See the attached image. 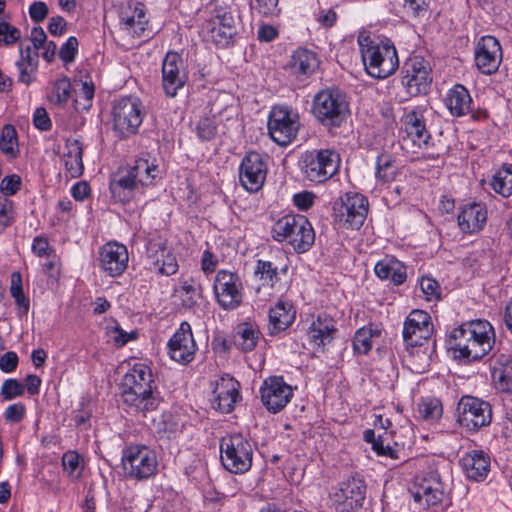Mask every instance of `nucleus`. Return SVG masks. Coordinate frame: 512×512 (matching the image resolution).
I'll use <instances>...</instances> for the list:
<instances>
[{"label":"nucleus","instance_id":"obj_1","mask_svg":"<svg viewBox=\"0 0 512 512\" xmlns=\"http://www.w3.org/2000/svg\"><path fill=\"white\" fill-rule=\"evenodd\" d=\"M450 344L459 358L481 359L492 350L495 344L494 328L487 320L476 319L464 322L452 330Z\"/></svg>","mask_w":512,"mask_h":512},{"label":"nucleus","instance_id":"obj_2","mask_svg":"<svg viewBox=\"0 0 512 512\" xmlns=\"http://www.w3.org/2000/svg\"><path fill=\"white\" fill-rule=\"evenodd\" d=\"M123 402L133 411L146 413L157 409L159 397L154 392L151 369L142 363L135 364L123 379Z\"/></svg>","mask_w":512,"mask_h":512},{"label":"nucleus","instance_id":"obj_3","mask_svg":"<svg viewBox=\"0 0 512 512\" xmlns=\"http://www.w3.org/2000/svg\"><path fill=\"white\" fill-rule=\"evenodd\" d=\"M358 44L364 68L370 76L384 79L397 70L399 59L393 44L370 36H359Z\"/></svg>","mask_w":512,"mask_h":512},{"label":"nucleus","instance_id":"obj_4","mask_svg":"<svg viewBox=\"0 0 512 512\" xmlns=\"http://www.w3.org/2000/svg\"><path fill=\"white\" fill-rule=\"evenodd\" d=\"M410 493L414 503L427 512H443L451 504V488L438 472L417 478Z\"/></svg>","mask_w":512,"mask_h":512},{"label":"nucleus","instance_id":"obj_5","mask_svg":"<svg viewBox=\"0 0 512 512\" xmlns=\"http://www.w3.org/2000/svg\"><path fill=\"white\" fill-rule=\"evenodd\" d=\"M272 238L287 241L297 253L307 252L315 241V232L309 220L300 214H287L274 222Z\"/></svg>","mask_w":512,"mask_h":512},{"label":"nucleus","instance_id":"obj_6","mask_svg":"<svg viewBox=\"0 0 512 512\" xmlns=\"http://www.w3.org/2000/svg\"><path fill=\"white\" fill-rule=\"evenodd\" d=\"M349 103L337 90L324 89L313 98L312 114L324 127H340L349 115Z\"/></svg>","mask_w":512,"mask_h":512},{"label":"nucleus","instance_id":"obj_7","mask_svg":"<svg viewBox=\"0 0 512 512\" xmlns=\"http://www.w3.org/2000/svg\"><path fill=\"white\" fill-rule=\"evenodd\" d=\"M145 116L141 100L135 96L116 99L112 107L113 131L120 139H127L138 133Z\"/></svg>","mask_w":512,"mask_h":512},{"label":"nucleus","instance_id":"obj_8","mask_svg":"<svg viewBox=\"0 0 512 512\" xmlns=\"http://www.w3.org/2000/svg\"><path fill=\"white\" fill-rule=\"evenodd\" d=\"M368 199L357 192H346L333 202L335 224L342 229H360L368 214Z\"/></svg>","mask_w":512,"mask_h":512},{"label":"nucleus","instance_id":"obj_9","mask_svg":"<svg viewBox=\"0 0 512 512\" xmlns=\"http://www.w3.org/2000/svg\"><path fill=\"white\" fill-rule=\"evenodd\" d=\"M220 452L222 465L231 473L243 474L252 466V445L240 433L224 436L220 441Z\"/></svg>","mask_w":512,"mask_h":512},{"label":"nucleus","instance_id":"obj_10","mask_svg":"<svg viewBox=\"0 0 512 512\" xmlns=\"http://www.w3.org/2000/svg\"><path fill=\"white\" fill-rule=\"evenodd\" d=\"M122 464L128 478L141 481L156 474L158 460L150 447L131 444L123 449Z\"/></svg>","mask_w":512,"mask_h":512},{"label":"nucleus","instance_id":"obj_11","mask_svg":"<svg viewBox=\"0 0 512 512\" xmlns=\"http://www.w3.org/2000/svg\"><path fill=\"white\" fill-rule=\"evenodd\" d=\"M456 422L469 432H477L492 422V406L478 397L464 395L456 407Z\"/></svg>","mask_w":512,"mask_h":512},{"label":"nucleus","instance_id":"obj_12","mask_svg":"<svg viewBox=\"0 0 512 512\" xmlns=\"http://www.w3.org/2000/svg\"><path fill=\"white\" fill-rule=\"evenodd\" d=\"M213 293L216 303L223 310L237 309L244 300V286L240 276L227 269L219 270L214 277Z\"/></svg>","mask_w":512,"mask_h":512},{"label":"nucleus","instance_id":"obj_13","mask_svg":"<svg viewBox=\"0 0 512 512\" xmlns=\"http://www.w3.org/2000/svg\"><path fill=\"white\" fill-rule=\"evenodd\" d=\"M300 127L299 115L284 105L274 106L268 117V133L280 146L290 144L297 136Z\"/></svg>","mask_w":512,"mask_h":512},{"label":"nucleus","instance_id":"obj_14","mask_svg":"<svg viewBox=\"0 0 512 512\" xmlns=\"http://www.w3.org/2000/svg\"><path fill=\"white\" fill-rule=\"evenodd\" d=\"M337 154L329 149L307 151L301 158V170L314 183H323L337 171Z\"/></svg>","mask_w":512,"mask_h":512},{"label":"nucleus","instance_id":"obj_15","mask_svg":"<svg viewBox=\"0 0 512 512\" xmlns=\"http://www.w3.org/2000/svg\"><path fill=\"white\" fill-rule=\"evenodd\" d=\"M432 69L421 56H412L402 68V85L410 96L427 94L432 83Z\"/></svg>","mask_w":512,"mask_h":512},{"label":"nucleus","instance_id":"obj_16","mask_svg":"<svg viewBox=\"0 0 512 512\" xmlns=\"http://www.w3.org/2000/svg\"><path fill=\"white\" fill-rule=\"evenodd\" d=\"M259 393L263 406L270 413L276 414L288 405L294 390L283 376H269L262 382Z\"/></svg>","mask_w":512,"mask_h":512},{"label":"nucleus","instance_id":"obj_17","mask_svg":"<svg viewBox=\"0 0 512 512\" xmlns=\"http://www.w3.org/2000/svg\"><path fill=\"white\" fill-rule=\"evenodd\" d=\"M268 157L257 152H248L239 167V181L242 187L256 193L262 189L268 173Z\"/></svg>","mask_w":512,"mask_h":512},{"label":"nucleus","instance_id":"obj_18","mask_svg":"<svg viewBox=\"0 0 512 512\" xmlns=\"http://www.w3.org/2000/svg\"><path fill=\"white\" fill-rule=\"evenodd\" d=\"M365 493L366 486L362 480L347 479L331 493V505L337 512H353L362 506Z\"/></svg>","mask_w":512,"mask_h":512},{"label":"nucleus","instance_id":"obj_19","mask_svg":"<svg viewBox=\"0 0 512 512\" xmlns=\"http://www.w3.org/2000/svg\"><path fill=\"white\" fill-rule=\"evenodd\" d=\"M207 37L218 47H227L237 33L236 22L226 9H217L216 14L205 24Z\"/></svg>","mask_w":512,"mask_h":512},{"label":"nucleus","instance_id":"obj_20","mask_svg":"<svg viewBox=\"0 0 512 512\" xmlns=\"http://www.w3.org/2000/svg\"><path fill=\"white\" fill-rule=\"evenodd\" d=\"M167 347L170 358L180 364L186 365L194 360L197 345L188 322L180 324L168 341Z\"/></svg>","mask_w":512,"mask_h":512},{"label":"nucleus","instance_id":"obj_21","mask_svg":"<svg viewBox=\"0 0 512 512\" xmlns=\"http://www.w3.org/2000/svg\"><path fill=\"white\" fill-rule=\"evenodd\" d=\"M433 333L431 316L423 310H413L406 317L403 326V340L407 346H422Z\"/></svg>","mask_w":512,"mask_h":512},{"label":"nucleus","instance_id":"obj_22","mask_svg":"<svg viewBox=\"0 0 512 512\" xmlns=\"http://www.w3.org/2000/svg\"><path fill=\"white\" fill-rule=\"evenodd\" d=\"M148 18L143 3L134 2L122 6L119 12L120 31L130 38L145 37L148 28Z\"/></svg>","mask_w":512,"mask_h":512},{"label":"nucleus","instance_id":"obj_23","mask_svg":"<svg viewBox=\"0 0 512 512\" xmlns=\"http://www.w3.org/2000/svg\"><path fill=\"white\" fill-rule=\"evenodd\" d=\"M188 80L182 57L177 52H168L162 63V87L168 97H175Z\"/></svg>","mask_w":512,"mask_h":512},{"label":"nucleus","instance_id":"obj_24","mask_svg":"<svg viewBox=\"0 0 512 512\" xmlns=\"http://www.w3.org/2000/svg\"><path fill=\"white\" fill-rule=\"evenodd\" d=\"M475 64L486 75L494 74L502 61V48L499 41L490 35L483 36L475 48Z\"/></svg>","mask_w":512,"mask_h":512},{"label":"nucleus","instance_id":"obj_25","mask_svg":"<svg viewBox=\"0 0 512 512\" xmlns=\"http://www.w3.org/2000/svg\"><path fill=\"white\" fill-rule=\"evenodd\" d=\"M99 266L110 277H118L127 269L129 254L125 245L108 242L99 250Z\"/></svg>","mask_w":512,"mask_h":512},{"label":"nucleus","instance_id":"obj_26","mask_svg":"<svg viewBox=\"0 0 512 512\" xmlns=\"http://www.w3.org/2000/svg\"><path fill=\"white\" fill-rule=\"evenodd\" d=\"M109 189L112 198L120 203L130 202L142 190L127 168H121L112 175Z\"/></svg>","mask_w":512,"mask_h":512},{"label":"nucleus","instance_id":"obj_27","mask_svg":"<svg viewBox=\"0 0 512 512\" xmlns=\"http://www.w3.org/2000/svg\"><path fill=\"white\" fill-rule=\"evenodd\" d=\"M240 384L234 378L222 377L213 391V405L222 413H230L240 399Z\"/></svg>","mask_w":512,"mask_h":512},{"label":"nucleus","instance_id":"obj_28","mask_svg":"<svg viewBox=\"0 0 512 512\" xmlns=\"http://www.w3.org/2000/svg\"><path fill=\"white\" fill-rule=\"evenodd\" d=\"M460 465L469 480L481 482L490 471V457L482 450H471L462 456Z\"/></svg>","mask_w":512,"mask_h":512},{"label":"nucleus","instance_id":"obj_29","mask_svg":"<svg viewBox=\"0 0 512 512\" xmlns=\"http://www.w3.org/2000/svg\"><path fill=\"white\" fill-rule=\"evenodd\" d=\"M18 71L17 81L25 86L31 85L36 81L39 54L31 46H19V58L15 62Z\"/></svg>","mask_w":512,"mask_h":512},{"label":"nucleus","instance_id":"obj_30","mask_svg":"<svg viewBox=\"0 0 512 512\" xmlns=\"http://www.w3.org/2000/svg\"><path fill=\"white\" fill-rule=\"evenodd\" d=\"M458 226L463 233L472 234L481 231L487 220V209L482 203L464 205L458 214Z\"/></svg>","mask_w":512,"mask_h":512},{"label":"nucleus","instance_id":"obj_31","mask_svg":"<svg viewBox=\"0 0 512 512\" xmlns=\"http://www.w3.org/2000/svg\"><path fill=\"white\" fill-rule=\"evenodd\" d=\"M490 368L495 388L501 392H512V356L504 353L494 356Z\"/></svg>","mask_w":512,"mask_h":512},{"label":"nucleus","instance_id":"obj_32","mask_svg":"<svg viewBox=\"0 0 512 512\" xmlns=\"http://www.w3.org/2000/svg\"><path fill=\"white\" fill-rule=\"evenodd\" d=\"M288 67L297 78H308L319 67V59L315 52L306 48H299L292 53Z\"/></svg>","mask_w":512,"mask_h":512},{"label":"nucleus","instance_id":"obj_33","mask_svg":"<svg viewBox=\"0 0 512 512\" xmlns=\"http://www.w3.org/2000/svg\"><path fill=\"white\" fill-rule=\"evenodd\" d=\"M148 256L152 259L154 270L160 274L170 276L178 271V263L174 254L162 242H150Z\"/></svg>","mask_w":512,"mask_h":512},{"label":"nucleus","instance_id":"obj_34","mask_svg":"<svg viewBox=\"0 0 512 512\" xmlns=\"http://www.w3.org/2000/svg\"><path fill=\"white\" fill-rule=\"evenodd\" d=\"M336 331L334 319L327 314H319L318 317L312 321L307 334L309 341L313 345L323 347L331 343Z\"/></svg>","mask_w":512,"mask_h":512},{"label":"nucleus","instance_id":"obj_35","mask_svg":"<svg viewBox=\"0 0 512 512\" xmlns=\"http://www.w3.org/2000/svg\"><path fill=\"white\" fill-rule=\"evenodd\" d=\"M296 310L289 301L280 299L269 311V333L276 335L292 325Z\"/></svg>","mask_w":512,"mask_h":512},{"label":"nucleus","instance_id":"obj_36","mask_svg":"<svg viewBox=\"0 0 512 512\" xmlns=\"http://www.w3.org/2000/svg\"><path fill=\"white\" fill-rule=\"evenodd\" d=\"M445 105L454 117H462L471 112L472 97L462 84H455L445 96Z\"/></svg>","mask_w":512,"mask_h":512},{"label":"nucleus","instance_id":"obj_37","mask_svg":"<svg viewBox=\"0 0 512 512\" xmlns=\"http://www.w3.org/2000/svg\"><path fill=\"white\" fill-rule=\"evenodd\" d=\"M374 272L381 280H388L394 285L403 284L407 279L406 266L394 257H385L379 260Z\"/></svg>","mask_w":512,"mask_h":512},{"label":"nucleus","instance_id":"obj_38","mask_svg":"<svg viewBox=\"0 0 512 512\" xmlns=\"http://www.w3.org/2000/svg\"><path fill=\"white\" fill-rule=\"evenodd\" d=\"M83 147L79 140H68L66 143V152L63 159L66 171L71 177H79L83 173L84 165L82 161Z\"/></svg>","mask_w":512,"mask_h":512},{"label":"nucleus","instance_id":"obj_39","mask_svg":"<svg viewBox=\"0 0 512 512\" xmlns=\"http://www.w3.org/2000/svg\"><path fill=\"white\" fill-rule=\"evenodd\" d=\"M127 169L135 178V181L141 189L145 186L151 185L156 177V173L158 172V166L143 157L137 158L134 161V164L127 167Z\"/></svg>","mask_w":512,"mask_h":512},{"label":"nucleus","instance_id":"obj_40","mask_svg":"<svg viewBox=\"0 0 512 512\" xmlns=\"http://www.w3.org/2000/svg\"><path fill=\"white\" fill-rule=\"evenodd\" d=\"M417 413L424 421L436 423L443 415L442 402L436 397H422L417 404Z\"/></svg>","mask_w":512,"mask_h":512},{"label":"nucleus","instance_id":"obj_41","mask_svg":"<svg viewBox=\"0 0 512 512\" xmlns=\"http://www.w3.org/2000/svg\"><path fill=\"white\" fill-rule=\"evenodd\" d=\"M182 305L186 308H194L203 296V286L199 280L189 277L181 281L180 286Z\"/></svg>","mask_w":512,"mask_h":512},{"label":"nucleus","instance_id":"obj_42","mask_svg":"<svg viewBox=\"0 0 512 512\" xmlns=\"http://www.w3.org/2000/svg\"><path fill=\"white\" fill-rule=\"evenodd\" d=\"M260 331L250 323L240 324L236 333V344L242 352L255 349L259 341Z\"/></svg>","mask_w":512,"mask_h":512},{"label":"nucleus","instance_id":"obj_43","mask_svg":"<svg viewBox=\"0 0 512 512\" xmlns=\"http://www.w3.org/2000/svg\"><path fill=\"white\" fill-rule=\"evenodd\" d=\"M398 174V166L390 154L383 153L377 157L375 175L379 182L389 183L395 180Z\"/></svg>","mask_w":512,"mask_h":512},{"label":"nucleus","instance_id":"obj_44","mask_svg":"<svg viewBox=\"0 0 512 512\" xmlns=\"http://www.w3.org/2000/svg\"><path fill=\"white\" fill-rule=\"evenodd\" d=\"M0 150L11 159L18 156V136L16 129L11 124H6L1 129Z\"/></svg>","mask_w":512,"mask_h":512},{"label":"nucleus","instance_id":"obj_45","mask_svg":"<svg viewBox=\"0 0 512 512\" xmlns=\"http://www.w3.org/2000/svg\"><path fill=\"white\" fill-rule=\"evenodd\" d=\"M492 189L503 197L512 195V167L504 165L493 176Z\"/></svg>","mask_w":512,"mask_h":512},{"label":"nucleus","instance_id":"obj_46","mask_svg":"<svg viewBox=\"0 0 512 512\" xmlns=\"http://www.w3.org/2000/svg\"><path fill=\"white\" fill-rule=\"evenodd\" d=\"M278 267L271 261L259 259L256 261L254 276L263 286L273 287L279 280Z\"/></svg>","mask_w":512,"mask_h":512},{"label":"nucleus","instance_id":"obj_47","mask_svg":"<svg viewBox=\"0 0 512 512\" xmlns=\"http://www.w3.org/2000/svg\"><path fill=\"white\" fill-rule=\"evenodd\" d=\"M379 334L380 332L371 326L358 329L353 340L354 350L359 354H367L372 348V338Z\"/></svg>","mask_w":512,"mask_h":512},{"label":"nucleus","instance_id":"obj_48","mask_svg":"<svg viewBox=\"0 0 512 512\" xmlns=\"http://www.w3.org/2000/svg\"><path fill=\"white\" fill-rule=\"evenodd\" d=\"M62 465L64 471L72 479H78L81 476L83 467L81 465V457L77 452L68 451L64 453L62 457Z\"/></svg>","mask_w":512,"mask_h":512},{"label":"nucleus","instance_id":"obj_49","mask_svg":"<svg viewBox=\"0 0 512 512\" xmlns=\"http://www.w3.org/2000/svg\"><path fill=\"white\" fill-rule=\"evenodd\" d=\"M425 112L426 109L420 106L411 110L406 109L405 115L402 119L405 132L426 124Z\"/></svg>","mask_w":512,"mask_h":512},{"label":"nucleus","instance_id":"obj_50","mask_svg":"<svg viewBox=\"0 0 512 512\" xmlns=\"http://www.w3.org/2000/svg\"><path fill=\"white\" fill-rule=\"evenodd\" d=\"M387 436L388 432H383L378 435V443H373V451H375L378 456H385L393 460H398V450L390 445Z\"/></svg>","mask_w":512,"mask_h":512},{"label":"nucleus","instance_id":"obj_51","mask_svg":"<svg viewBox=\"0 0 512 512\" xmlns=\"http://www.w3.org/2000/svg\"><path fill=\"white\" fill-rule=\"evenodd\" d=\"M196 133L201 141L212 140L217 133V126L212 118L204 117L196 125Z\"/></svg>","mask_w":512,"mask_h":512},{"label":"nucleus","instance_id":"obj_52","mask_svg":"<svg viewBox=\"0 0 512 512\" xmlns=\"http://www.w3.org/2000/svg\"><path fill=\"white\" fill-rule=\"evenodd\" d=\"M21 38V31L6 21H0V44L12 45Z\"/></svg>","mask_w":512,"mask_h":512},{"label":"nucleus","instance_id":"obj_53","mask_svg":"<svg viewBox=\"0 0 512 512\" xmlns=\"http://www.w3.org/2000/svg\"><path fill=\"white\" fill-rule=\"evenodd\" d=\"M420 288L425 295L426 300L433 301L440 298V285L430 277H422L420 280Z\"/></svg>","mask_w":512,"mask_h":512},{"label":"nucleus","instance_id":"obj_54","mask_svg":"<svg viewBox=\"0 0 512 512\" xmlns=\"http://www.w3.org/2000/svg\"><path fill=\"white\" fill-rule=\"evenodd\" d=\"M78 53V40L76 37L71 36L67 41L60 47L59 57L65 63H71L75 60V56Z\"/></svg>","mask_w":512,"mask_h":512},{"label":"nucleus","instance_id":"obj_55","mask_svg":"<svg viewBox=\"0 0 512 512\" xmlns=\"http://www.w3.org/2000/svg\"><path fill=\"white\" fill-rule=\"evenodd\" d=\"M95 88L92 82H82L81 89L77 93L76 103L82 106V109L88 110L92 105Z\"/></svg>","mask_w":512,"mask_h":512},{"label":"nucleus","instance_id":"obj_56","mask_svg":"<svg viewBox=\"0 0 512 512\" xmlns=\"http://www.w3.org/2000/svg\"><path fill=\"white\" fill-rule=\"evenodd\" d=\"M24 385L16 379H7L4 381L1 394L5 400H11L23 395Z\"/></svg>","mask_w":512,"mask_h":512},{"label":"nucleus","instance_id":"obj_57","mask_svg":"<svg viewBox=\"0 0 512 512\" xmlns=\"http://www.w3.org/2000/svg\"><path fill=\"white\" fill-rule=\"evenodd\" d=\"M279 0H254L252 8L263 16H274L280 12Z\"/></svg>","mask_w":512,"mask_h":512},{"label":"nucleus","instance_id":"obj_58","mask_svg":"<svg viewBox=\"0 0 512 512\" xmlns=\"http://www.w3.org/2000/svg\"><path fill=\"white\" fill-rule=\"evenodd\" d=\"M406 134L412 140V142L420 148L426 147L431 138L426 124L418 126L416 129L406 132Z\"/></svg>","mask_w":512,"mask_h":512},{"label":"nucleus","instance_id":"obj_59","mask_svg":"<svg viewBox=\"0 0 512 512\" xmlns=\"http://www.w3.org/2000/svg\"><path fill=\"white\" fill-rule=\"evenodd\" d=\"M430 0H404V9L412 17L424 16L428 11Z\"/></svg>","mask_w":512,"mask_h":512},{"label":"nucleus","instance_id":"obj_60","mask_svg":"<svg viewBox=\"0 0 512 512\" xmlns=\"http://www.w3.org/2000/svg\"><path fill=\"white\" fill-rule=\"evenodd\" d=\"M54 95L58 104L68 101L71 95V83L68 78L64 77L57 80L54 86Z\"/></svg>","mask_w":512,"mask_h":512},{"label":"nucleus","instance_id":"obj_61","mask_svg":"<svg viewBox=\"0 0 512 512\" xmlns=\"http://www.w3.org/2000/svg\"><path fill=\"white\" fill-rule=\"evenodd\" d=\"M21 186V178L18 175L5 176L0 183V190L6 196L17 193Z\"/></svg>","mask_w":512,"mask_h":512},{"label":"nucleus","instance_id":"obj_62","mask_svg":"<svg viewBox=\"0 0 512 512\" xmlns=\"http://www.w3.org/2000/svg\"><path fill=\"white\" fill-rule=\"evenodd\" d=\"M218 257L210 250L206 249L203 251L201 257V270L205 275H210L215 272L218 266Z\"/></svg>","mask_w":512,"mask_h":512},{"label":"nucleus","instance_id":"obj_63","mask_svg":"<svg viewBox=\"0 0 512 512\" xmlns=\"http://www.w3.org/2000/svg\"><path fill=\"white\" fill-rule=\"evenodd\" d=\"M13 222V202L7 198L0 199V225L7 227Z\"/></svg>","mask_w":512,"mask_h":512},{"label":"nucleus","instance_id":"obj_64","mask_svg":"<svg viewBox=\"0 0 512 512\" xmlns=\"http://www.w3.org/2000/svg\"><path fill=\"white\" fill-rule=\"evenodd\" d=\"M34 126L41 131L50 130L52 123L44 107H38L33 115Z\"/></svg>","mask_w":512,"mask_h":512}]
</instances>
